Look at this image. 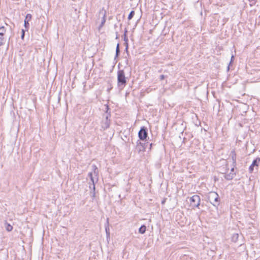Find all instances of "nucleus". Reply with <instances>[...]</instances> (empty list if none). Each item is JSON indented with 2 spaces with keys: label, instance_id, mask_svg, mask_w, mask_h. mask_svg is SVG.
<instances>
[{
  "label": "nucleus",
  "instance_id": "obj_1",
  "mask_svg": "<svg viewBox=\"0 0 260 260\" xmlns=\"http://www.w3.org/2000/svg\"><path fill=\"white\" fill-rule=\"evenodd\" d=\"M92 172L88 173V176L90 177V181L92 182V184L90 185L89 187L93 189V197L95 195V181L94 178H96V181H98V176L99 174V170L95 165H92Z\"/></svg>",
  "mask_w": 260,
  "mask_h": 260
},
{
  "label": "nucleus",
  "instance_id": "obj_2",
  "mask_svg": "<svg viewBox=\"0 0 260 260\" xmlns=\"http://www.w3.org/2000/svg\"><path fill=\"white\" fill-rule=\"evenodd\" d=\"M208 199L214 207H217L220 204L219 195L215 191H211L208 193Z\"/></svg>",
  "mask_w": 260,
  "mask_h": 260
},
{
  "label": "nucleus",
  "instance_id": "obj_3",
  "mask_svg": "<svg viewBox=\"0 0 260 260\" xmlns=\"http://www.w3.org/2000/svg\"><path fill=\"white\" fill-rule=\"evenodd\" d=\"M126 83V80L123 70H119L117 73V85L119 87L123 88Z\"/></svg>",
  "mask_w": 260,
  "mask_h": 260
},
{
  "label": "nucleus",
  "instance_id": "obj_4",
  "mask_svg": "<svg viewBox=\"0 0 260 260\" xmlns=\"http://www.w3.org/2000/svg\"><path fill=\"white\" fill-rule=\"evenodd\" d=\"M107 111L105 115V119L103 120L102 122V127L104 129H106L108 128L110 125V120L109 117L111 116L110 113H108V110H109V107L107 106L106 107Z\"/></svg>",
  "mask_w": 260,
  "mask_h": 260
},
{
  "label": "nucleus",
  "instance_id": "obj_5",
  "mask_svg": "<svg viewBox=\"0 0 260 260\" xmlns=\"http://www.w3.org/2000/svg\"><path fill=\"white\" fill-rule=\"evenodd\" d=\"M190 201L192 207H199L200 205L201 199L199 196L196 194L190 198Z\"/></svg>",
  "mask_w": 260,
  "mask_h": 260
},
{
  "label": "nucleus",
  "instance_id": "obj_6",
  "mask_svg": "<svg viewBox=\"0 0 260 260\" xmlns=\"http://www.w3.org/2000/svg\"><path fill=\"white\" fill-rule=\"evenodd\" d=\"M148 136L147 129L146 127L143 126L141 128L138 133V137L141 140H145Z\"/></svg>",
  "mask_w": 260,
  "mask_h": 260
},
{
  "label": "nucleus",
  "instance_id": "obj_7",
  "mask_svg": "<svg viewBox=\"0 0 260 260\" xmlns=\"http://www.w3.org/2000/svg\"><path fill=\"white\" fill-rule=\"evenodd\" d=\"M5 32V27L4 26L0 27V46H2L5 44V40L4 36Z\"/></svg>",
  "mask_w": 260,
  "mask_h": 260
},
{
  "label": "nucleus",
  "instance_id": "obj_8",
  "mask_svg": "<svg viewBox=\"0 0 260 260\" xmlns=\"http://www.w3.org/2000/svg\"><path fill=\"white\" fill-rule=\"evenodd\" d=\"M260 162V158L257 157L255 159H254L251 164V165L249 166V171L250 173H252L253 171L254 167H258V164Z\"/></svg>",
  "mask_w": 260,
  "mask_h": 260
},
{
  "label": "nucleus",
  "instance_id": "obj_9",
  "mask_svg": "<svg viewBox=\"0 0 260 260\" xmlns=\"http://www.w3.org/2000/svg\"><path fill=\"white\" fill-rule=\"evenodd\" d=\"M146 147V146L145 144L142 143L141 142H139V140L137 141V146H136V149L139 152L145 151Z\"/></svg>",
  "mask_w": 260,
  "mask_h": 260
},
{
  "label": "nucleus",
  "instance_id": "obj_10",
  "mask_svg": "<svg viewBox=\"0 0 260 260\" xmlns=\"http://www.w3.org/2000/svg\"><path fill=\"white\" fill-rule=\"evenodd\" d=\"M32 16L30 14H27L24 20V26L25 28H28L29 26V21L31 20Z\"/></svg>",
  "mask_w": 260,
  "mask_h": 260
},
{
  "label": "nucleus",
  "instance_id": "obj_11",
  "mask_svg": "<svg viewBox=\"0 0 260 260\" xmlns=\"http://www.w3.org/2000/svg\"><path fill=\"white\" fill-rule=\"evenodd\" d=\"M230 156L232 159L233 166H234V167H236V153L235 150H233L231 152Z\"/></svg>",
  "mask_w": 260,
  "mask_h": 260
},
{
  "label": "nucleus",
  "instance_id": "obj_12",
  "mask_svg": "<svg viewBox=\"0 0 260 260\" xmlns=\"http://www.w3.org/2000/svg\"><path fill=\"white\" fill-rule=\"evenodd\" d=\"M235 175H236L235 173L230 172L229 173L225 174L224 175V177L226 180H232L234 177Z\"/></svg>",
  "mask_w": 260,
  "mask_h": 260
},
{
  "label": "nucleus",
  "instance_id": "obj_13",
  "mask_svg": "<svg viewBox=\"0 0 260 260\" xmlns=\"http://www.w3.org/2000/svg\"><path fill=\"white\" fill-rule=\"evenodd\" d=\"M146 231V226L145 225H142L139 229V232L140 234H143Z\"/></svg>",
  "mask_w": 260,
  "mask_h": 260
},
{
  "label": "nucleus",
  "instance_id": "obj_14",
  "mask_svg": "<svg viewBox=\"0 0 260 260\" xmlns=\"http://www.w3.org/2000/svg\"><path fill=\"white\" fill-rule=\"evenodd\" d=\"M119 54H120L119 44L118 43L117 44L116 48V54H115V59L117 57H118V56H119Z\"/></svg>",
  "mask_w": 260,
  "mask_h": 260
},
{
  "label": "nucleus",
  "instance_id": "obj_15",
  "mask_svg": "<svg viewBox=\"0 0 260 260\" xmlns=\"http://www.w3.org/2000/svg\"><path fill=\"white\" fill-rule=\"evenodd\" d=\"M239 237L238 234H234L232 237V241L234 242H237Z\"/></svg>",
  "mask_w": 260,
  "mask_h": 260
},
{
  "label": "nucleus",
  "instance_id": "obj_16",
  "mask_svg": "<svg viewBox=\"0 0 260 260\" xmlns=\"http://www.w3.org/2000/svg\"><path fill=\"white\" fill-rule=\"evenodd\" d=\"M134 15H135V12H134V11H132L129 13V15H128V18H128V20H131V19H132V18L134 17Z\"/></svg>",
  "mask_w": 260,
  "mask_h": 260
},
{
  "label": "nucleus",
  "instance_id": "obj_17",
  "mask_svg": "<svg viewBox=\"0 0 260 260\" xmlns=\"http://www.w3.org/2000/svg\"><path fill=\"white\" fill-rule=\"evenodd\" d=\"M6 229L7 231L10 232L13 230V226L10 224H7Z\"/></svg>",
  "mask_w": 260,
  "mask_h": 260
},
{
  "label": "nucleus",
  "instance_id": "obj_18",
  "mask_svg": "<svg viewBox=\"0 0 260 260\" xmlns=\"http://www.w3.org/2000/svg\"><path fill=\"white\" fill-rule=\"evenodd\" d=\"M234 56L233 55H232L231 56V61L230 62V63H229V66L228 67V71L230 69V65L232 63V62L233 61V60H234Z\"/></svg>",
  "mask_w": 260,
  "mask_h": 260
},
{
  "label": "nucleus",
  "instance_id": "obj_19",
  "mask_svg": "<svg viewBox=\"0 0 260 260\" xmlns=\"http://www.w3.org/2000/svg\"><path fill=\"white\" fill-rule=\"evenodd\" d=\"M105 21H106V19H105V16L103 17V20L101 22V26H102L105 23Z\"/></svg>",
  "mask_w": 260,
  "mask_h": 260
},
{
  "label": "nucleus",
  "instance_id": "obj_20",
  "mask_svg": "<svg viewBox=\"0 0 260 260\" xmlns=\"http://www.w3.org/2000/svg\"><path fill=\"white\" fill-rule=\"evenodd\" d=\"M124 41L125 42V44H126V43H127V41H128V39L125 36V34H124Z\"/></svg>",
  "mask_w": 260,
  "mask_h": 260
},
{
  "label": "nucleus",
  "instance_id": "obj_21",
  "mask_svg": "<svg viewBox=\"0 0 260 260\" xmlns=\"http://www.w3.org/2000/svg\"><path fill=\"white\" fill-rule=\"evenodd\" d=\"M165 75H161L160 76L159 79H160V80H164L165 79Z\"/></svg>",
  "mask_w": 260,
  "mask_h": 260
},
{
  "label": "nucleus",
  "instance_id": "obj_22",
  "mask_svg": "<svg viewBox=\"0 0 260 260\" xmlns=\"http://www.w3.org/2000/svg\"><path fill=\"white\" fill-rule=\"evenodd\" d=\"M235 167H234V166H233V167H232V168H231V173H235V172H234V170H235Z\"/></svg>",
  "mask_w": 260,
  "mask_h": 260
},
{
  "label": "nucleus",
  "instance_id": "obj_23",
  "mask_svg": "<svg viewBox=\"0 0 260 260\" xmlns=\"http://www.w3.org/2000/svg\"><path fill=\"white\" fill-rule=\"evenodd\" d=\"M22 34L21 35V38H23L24 37V30L22 29Z\"/></svg>",
  "mask_w": 260,
  "mask_h": 260
},
{
  "label": "nucleus",
  "instance_id": "obj_24",
  "mask_svg": "<svg viewBox=\"0 0 260 260\" xmlns=\"http://www.w3.org/2000/svg\"><path fill=\"white\" fill-rule=\"evenodd\" d=\"M127 49H128V44L126 43V48H125V51H127Z\"/></svg>",
  "mask_w": 260,
  "mask_h": 260
},
{
  "label": "nucleus",
  "instance_id": "obj_25",
  "mask_svg": "<svg viewBox=\"0 0 260 260\" xmlns=\"http://www.w3.org/2000/svg\"><path fill=\"white\" fill-rule=\"evenodd\" d=\"M152 146V143L150 144V149L151 148Z\"/></svg>",
  "mask_w": 260,
  "mask_h": 260
},
{
  "label": "nucleus",
  "instance_id": "obj_26",
  "mask_svg": "<svg viewBox=\"0 0 260 260\" xmlns=\"http://www.w3.org/2000/svg\"><path fill=\"white\" fill-rule=\"evenodd\" d=\"M165 200H164V201H162L161 204H164L165 203Z\"/></svg>",
  "mask_w": 260,
  "mask_h": 260
},
{
  "label": "nucleus",
  "instance_id": "obj_27",
  "mask_svg": "<svg viewBox=\"0 0 260 260\" xmlns=\"http://www.w3.org/2000/svg\"><path fill=\"white\" fill-rule=\"evenodd\" d=\"M106 231L107 234V235L108 234L109 235V233H108L107 229H106Z\"/></svg>",
  "mask_w": 260,
  "mask_h": 260
}]
</instances>
